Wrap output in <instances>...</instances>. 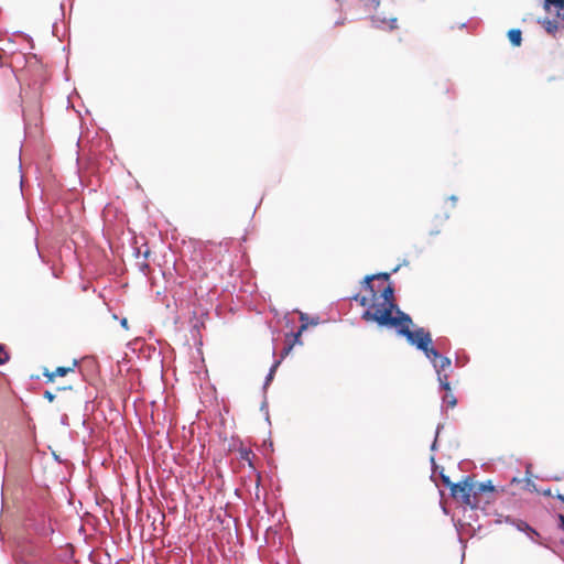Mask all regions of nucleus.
Segmentation results:
<instances>
[{"instance_id": "obj_2", "label": "nucleus", "mask_w": 564, "mask_h": 564, "mask_svg": "<svg viewBox=\"0 0 564 564\" xmlns=\"http://www.w3.org/2000/svg\"><path fill=\"white\" fill-rule=\"evenodd\" d=\"M381 322L393 325V328L397 329L399 335L404 336L412 346H415L419 350H422L425 354V356L433 362L442 389L449 391L448 376L443 373V371L449 368L452 362L449 358L442 357L437 350L434 349L430 332L425 330L423 327L411 330L410 327L413 322L410 315H404L398 319H390L388 315H386L381 317Z\"/></svg>"}, {"instance_id": "obj_20", "label": "nucleus", "mask_w": 564, "mask_h": 564, "mask_svg": "<svg viewBox=\"0 0 564 564\" xmlns=\"http://www.w3.org/2000/svg\"><path fill=\"white\" fill-rule=\"evenodd\" d=\"M121 326L124 327L126 329H128V321H127V318H123L121 321Z\"/></svg>"}, {"instance_id": "obj_21", "label": "nucleus", "mask_w": 564, "mask_h": 564, "mask_svg": "<svg viewBox=\"0 0 564 564\" xmlns=\"http://www.w3.org/2000/svg\"><path fill=\"white\" fill-rule=\"evenodd\" d=\"M556 498H557L558 500H561L562 502H564V495H563V494H557V495H556Z\"/></svg>"}, {"instance_id": "obj_24", "label": "nucleus", "mask_w": 564, "mask_h": 564, "mask_svg": "<svg viewBox=\"0 0 564 564\" xmlns=\"http://www.w3.org/2000/svg\"><path fill=\"white\" fill-rule=\"evenodd\" d=\"M66 389H70V387H68V388L63 387V388H58L57 390H66Z\"/></svg>"}, {"instance_id": "obj_5", "label": "nucleus", "mask_w": 564, "mask_h": 564, "mask_svg": "<svg viewBox=\"0 0 564 564\" xmlns=\"http://www.w3.org/2000/svg\"><path fill=\"white\" fill-rule=\"evenodd\" d=\"M78 360L74 359L70 366L67 367H57L55 370H50L47 368L43 369V376L46 378L47 382H54L56 377H64L70 372H74L76 367L78 366Z\"/></svg>"}, {"instance_id": "obj_14", "label": "nucleus", "mask_w": 564, "mask_h": 564, "mask_svg": "<svg viewBox=\"0 0 564 564\" xmlns=\"http://www.w3.org/2000/svg\"><path fill=\"white\" fill-rule=\"evenodd\" d=\"M518 529L521 530V531H530V532L535 533L534 530L528 523H525L523 521H520L518 523Z\"/></svg>"}, {"instance_id": "obj_19", "label": "nucleus", "mask_w": 564, "mask_h": 564, "mask_svg": "<svg viewBox=\"0 0 564 564\" xmlns=\"http://www.w3.org/2000/svg\"><path fill=\"white\" fill-rule=\"evenodd\" d=\"M280 365V360L275 361V364L273 365V367L271 368V372H270V376L274 372L275 368Z\"/></svg>"}, {"instance_id": "obj_17", "label": "nucleus", "mask_w": 564, "mask_h": 564, "mask_svg": "<svg viewBox=\"0 0 564 564\" xmlns=\"http://www.w3.org/2000/svg\"><path fill=\"white\" fill-rule=\"evenodd\" d=\"M300 319H301L302 324L306 323L308 325V323H307L308 317L306 314L301 313Z\"/></svg>"}, {"instance_id": "obj_8", "label": "nucleus", "mask_w": 564, "mask_h": 564, "mask_svg": "<svg viewBox=\"0 0 564 564\" xmlns=\"http://www.w3.org/2000/svg\"><path fill=\"white\" fill-rule=\"evenodd\" d=\"M544 10L556 18H564V0H544Z\"/></svg>"}, {"instance_id": "obj_12", "label": "nucleus", "mask_w": 564, "mask_h": 564, "mask_svg": "<svg viewBox=\"0 0 564 564\" xmlns=\"http://www.w3.org/2000/svg\"><path fill=\"white\" fill-rule=\"evenodd\" d=\"M443 403L446 404L447 408H455L456 404H457V400L455 398V395L452 393V390L449 389V391H445V394L443 397Z\"/></svg>"}, {"instance_id": "obj_23", "label": "nucleus", "mask_w": 564, "mask_h": 564, "mask_svg": "<svg viewBox=\"0 0 564 564\" xmlns=\"http://www.w3.org/2000/svg\"><path fill=\"white\" fill-rule=\"evenodd\" d=\"M341 24H344V21H337L336 22V25H341Z\"/></svg>"}, {"instance_id": "obj_22", "label": "nucleus", "mask_w": 564, "mask_h": 564, "mask_svg": "<svg viewBox=\"0 0 564 564\" xmlns=\"http://www.w3.org/2000/svg\"><path fill=\"white\" fill-rule=\"evenodd\" d=\"M449 199L452 200V206H455L457 198L455 196H451Z\"/></svg>"}, {"instance_id": "obj_13", "label": "nucleus", "mask_w": 564, "mask_h": 564, "mask_svg": "<svg viewBox=\"0 0 564 564\" xmlns=\"http://www.w3.org/2000/svg\"><path fill=\"white\" fill-rule=\"evenodd\" d=\"M10 359L9 352L6 350L4 345L0 344V365H4Z\"/></svg>"}, {"instance_id": "obj_10", "label": "nucleus", "mask_w": 564, "mask_h": 564, "mask_svg": "<svg viewBox=\"0 0 564 564\" xmlns=\"http://www.w3.org/2000/svg\"><path fill=\"white\" fill-rule=\"evenodd\" d=\"M509 41L513 46H520L522 42V33L519 29H511L508 32Z\"/></svg>"}, {"instance_id": "obj_18", "label": "nucleus", "mask_w": 564, "mask_h": 564, "mask_svg": "<svg viewBox=\"0 0 564 564\" xmlns=\"http://www.w3.org/2000/svg\"><path fill=\"white\" fill-rule=\"evenodd\" d=\"M560 527L564 531V516H560Z\"/></svg>"}, {"instance_id": "obj_6", "label": "nucleus", "mask_w": 564, "mask_h": 564, "mask_svg": "<svg viewBox=\"0 0 564 564\" xmlns=\"http://www.w3.org/2000/svg\"><path fill=\"white\" fill-rule=\"evenodd\" d=\"M372 23L377 28L387 29L389 31L398 29V19L395 17L384 18L377 13L372 17Z\"/></svg>"}, {"instance_id": "obj_9", "label": "nucleus", "mask_w": 564, "mask_h": 564, "mask_svg": "<svg viewBox=\"0 0 564 564\" xmlns=\"http://www.w3.org/2000/svg\"><path fill=\"white\" fill-rule=\"evenodd\" d=\"M307 328V324L304 323L301 325L300 329L297 330V333L293 334V341H291L286 347L283 348L282 350V355L281 357L284 358L285 356H288L290 354V351L292 350L293 348V345L295 343H300V337L302 335V333Z\"/></svg>"}, {"instance_id": "obj_1", "label": "nucleus", "mask_w": 564, "mask_h": 564, "mask_svg": "<svg viewBox=\"0 0 564 564\" xmlns=\"http://www.w3.org/2000/svg\"><path fill=\"white\" fill-rule=\"evenodd\" d=\"M390 273L382 272L365 276L362 288L368 292L369 296L356 294L351 299L357 301L361 306L369 307L362 313L361 318L366 322H375L379 326L393 327L391 324L381 322V317L388 315L390 319H398L406 313L402 312L394 300V289L389 283L387 285H376L375 280L389 281Z\"/></svg>"}, {"instance_id": "obj_7", "label": "nucleus", "mask_w": 564, "mask_h": 564, "mask_svg": "<svg viewBox=\"0 0 564 564\" xmlns=\"http://www.w3.org/2000/svg\"><path fill=\"white\" fill-rule=\"evenodd\" d=\"M541 24L549 34L554 35L558 30L564 29V18H545L541 21Z\"/></svg>"}, {"instance_id": "obj_16", "label": "nucleus", "mask_w": 564, "mask_h": 564, "mask_svg": "<svg viewBox=\"0 0 564 564\" xmlns=\"http://www.w3.org/2000/svg\"><path fill=\"white\" fill-rule=\"evenodd\" d=\"M43 397L48 401V402H53L55 400V394L52 393L51 391L46 390L44 391V394Z\"/></svg>"}, {"instance_id": "obj_11", "label": "nucleus", "mask_w": 564, "mask_h": 564, "mask_svg": "<svg viewBox=\"0 0 564 564\" xmlns=\"http://www.w3.org/2000/svg\"><path fill=\"white\" fill-rule=\"evenodd\" d=\"M240 459L247 462L250 467L254 469L252 459L256 457L254 453L251 449L241 448L239 451Z\"/></svg>"}, {"instance_id": "obj_4", "label": "nucleus", "mask_w": 564, "mask_h": 564, "mask_svg": "<svg viewBox=\"0 0 564 564\" xmlns=\"http://www.w3.org/2000/svg\"><path fill=\"white\" fill-rule=\"evenodd\" d=\"M471 481L473 479L467 476L462 481L456 482V485L452 486L451 496L459 501L463 505L469 506L470 508H475V501L470 500V490L471 488Z\"/></svg>"}, {"instance_id": "obj_3", "label": "nucleus", "mask_w": 564, "mask_h": 564, "mask_svg": "<svg viewBox=\"0 0 564 564\" xmlns=\"http://www.w3.org/2000/svg\"><path fill=\"white\" fill-rule=\"evenodd\" d=\"M471 488L473 490H470L469 495L470 500H474L476 502L474 509L482 508L484 506L488 505L491 501L495 494V487L491 485L490 481L475 482L473 480Z\"/></svg>"}, {"instance_id": "obj_15", "label": "nucleus", "mask_w": 564, "mask_h": 564, "mask_svg": "<svg viewBox=\"0 0 564 564\" xmlns=\"http://www.w3.org/2000/svg\"><path fill=\"white\" fill-rule=\"evenodd\" d=\"M442 481H443V484H444L447 488H449V490H451V491H452V486H453V485H456V482L451 481L449 477L444 476V475H442Z\"/></svg>"}]
</instances>
